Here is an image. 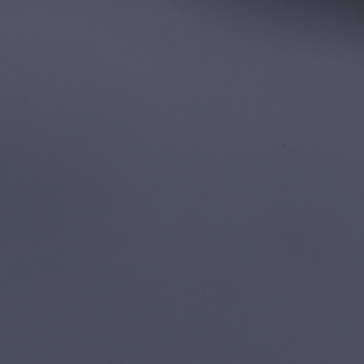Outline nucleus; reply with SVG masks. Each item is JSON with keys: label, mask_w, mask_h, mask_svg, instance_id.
<instances>
[{"label": "nucleus", "mask_w": 364, "mask_h": 364, "mask_svg": "<svg viewBox=\"0 0 364 364\" xmlns=\"http://www.w3.org/2000/svg\"><path fill=\"white\" fill-rule=\"evenodd\" d=\"M246 364H250V277L246 278Z\"/></svg>", "instance_id": "f257e3e1"}, {"label": "nucleus", "mask_w": 364, "mask_h": 364, "mask_svg": "<svg viewBox=\"0 0 364 364\" xmlns=\"http://www.w3.org/2000/svg\"><path fill=\"white\" fill-rule=\"evenodd\" d=\"M246 278L250 277V218L248 219V211L250 212V205H248V198H246Z\"/></svg>", "instance_id": "f03ea898"}, {"label": "nucleus", "mask_w": 364, "mask_h": 364, "mask_svg": "<svg viewBox=\"0 0 364 364\" xmlns=\"http://www.w3.org/2000/svg\"><path fill=\"white\" fill-rule=\"evenodd\" d=\"M246 43L250 38V0H245Z\"/></svg>", "instance_id": "7ed1b4c3"}, {"label": "nucleus", "mask_w": 364, "mask_h": 364, "mask_svg": "<svg viewBox=\"0 0 364 364\" xmlns=\"http://www.w3.org/2000/svg\"><path fill=\"white\" fill-rule=\"evenodd\" d=\"M246 158L247 161H248V150L246 151ZM246 169L247 172H248V161H246ZM248 173H246V178H248L247 176ZM248 192L249 193H251V188H250V181H248V178H246V196H248Z\"/></svg>", "instance_id": "20e7f679"}, {"label": "nucleus", "mask_w": 364, "mask_h": 364, "mask_svg": "<svg viewBox=\"0 0 364 364\" xmlns=\"http://www.w3.org/2000/svg\"><path fill=\"white\" fill-rule=\"evenodd\" d=\"M246 158L247 161H248V150L246 151ZM246 169L247 172H248V161H246ZM248 173H246V178H248L247 176ZM248 192L249 193H251V188H250V181H248V178H246V196H248Z\"/></svg>", "instance_id": "39448f33"}, {"label": "nucleus", "mask_w": 364, "mask_h": 364, "mask_svg": "<svg viewBox=\"0 0 364 364\" xmlns=\"http://www.w3.org/2000/svg\"><path fill=\"white\" fill-rule=\"evenodd\" d=\"M246 158L247 161H248V150L246 151ZM246 169L247 172H248V161H246ZM248 173H246V178H248L247 176ZM248 192L249 193H251V188H250V181H248V178H246V196H248Z\"/></svg>", "instance_id": "423d86ee"}, {"label": "nucleus", "mask_w": 364, "mask_h": 364, "mask_svg": "<svg viewBox=\"0 0 364 364\" xmlns=\"http://www.w3.org/2000/svg\"><path fill=\"white\" fill-rule=\"evenodd\" d=\"M254 317H253V314L252 313V317H251V319H253Z\"/></svg>", "instance_id": "0eeeda50"}, {"label": "nucleus", "mask_w": 364, "mask_h": 364, "mask_svg": "<svg viewBox=\"0 0 364 364\" xmlns=\"http://www.w3.org/2000/svg\"><path fill=\"white\" fill-rule=\"evenodd\" d=\"M249 200H251V196H249Z\"/></svg>", "instance_id": "6e6552de"}, {"label": "nucleus", "mask_w": 364, "mask_h": 364, "mask_svg": "<svg viewBox=\"0 0 364 364\" xmlns=\"http://www.w3.org/2000/svg\"><path fill=\"white\" fill-rule=\"evenodd\" d=\"M249 200H251V196H249Z\"/></svg>", "instance_id": "1a4fd4ad"}, {"label": "nucleus", "mask_w": 364, "mask_h": 364, "mask_svg": "<svg viewBox=\"0 0 364 364\" xmlns=\"http://www.w3.org/2000/svg\"><path fill=\"white\" fill-rule=\"evenodd\" d=\"M249 200H251V196H249Z\"/></svg>", "instance_id": "9d476101"}, {"label": "nucleus", "mask_w": 364, "mask_h": 364, "mask_svg": "<svg viewBox=\"0 0 364 364\" xmlns=\"http://www.w3.org/2000/svg\"><path fill=\"white\" fill-rule=\"evenodd\" d=\"M251 208H253V205H251ZM253 211V208H252V212Z\"/></svg>", "instance_id": "9b49d317"}]
</instances>
